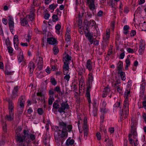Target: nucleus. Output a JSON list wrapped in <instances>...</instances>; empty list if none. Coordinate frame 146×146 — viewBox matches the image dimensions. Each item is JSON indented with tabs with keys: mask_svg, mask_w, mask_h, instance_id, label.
Segmentation results:
<instances>
[{
	"mask_svg": "<svg viewBox=\"0 0 146 146\" xmlns=\"http://www.w3.org/2000/svg\"><path fill=\"white\" fill-rule=\"evenodd\" d=\"M84 73V71L82 68L80 69L78 71V74L79 75L82 76Z\"/></svg>",
	"mask_w": 146,
	"mask_h": 146,
	"instance_id": "a18cd8bd",
	"label": "nucleus"
},
{
	"mask_svg": "<svg viewBox=\"0 0 146 146\" xmlns=\"http://www.w3.org/2000/svg\"><path fill=\"white\" fill-rule=\"evenodd\" d=\"M71 60V57L68 54L66 55L65 57L63 58V61L64 62H66L69 63V62Z\"/></svg>",
	"mask_w": 146,
	"mask_h": 146,
	"instance_id": "412c9836",
	"label": "nucleus"
},
{
	"mask_svg": "<svg viewBox=\"0 0 146 146\" xmlns=\"http://www.w3.org/2000/svg\"><path fill=\"white\" fill-rule=\"evenodd\" d=\"M120 114L121 115L120 119L122 121V119L123 118L125 119L127 117L129 114V110L124 108L122 109L121 112H120Z\"/></svg>",
	"mask_w": 146,
	"mask_h": 146,
	"instance_id": "423d86ee",
	"label": "nucleus"
},
{
	"mask_svg": "<svg viewBox=\"0 0 146 146\" xmlns=\"http://www.w3.org/2000/svg\"><path fill=\"white\" fill-rule=\"evenodd\" d=\"M53 50L54 51V54L56 55L59 52L58 48L57 47H54L53 48Z\"/></svg>",
	"mask_w": 146,
	"mask_h": 146,
	"instance_id": "4c0bfd02",
	"label": "nucleus"
},
{
	"mask_svg": "<svg viewBox=\"0 0 146 146\" xmlns=\"http://www.w3.org/2000/svg\"><path fill=\"white\" fill-rule=\"evenodd\" d=\"M70 138L69 137L66 140V144L67 146H69V145H73L74 143V140L73 139H70Z\"/></svg>",
	"mask_w": 146,
	"mask_h": 146,
	"instance_id": "b1692460",
	"label": "nucleus"
},
{
	"mask_svg": "<svg viewBox=\"0 0 146 146\" xmlns=\"http://www.w3.org/2000/svg\"><path fill=\"white\" fill-rule=\"evenodd\" d=\"M118 74H120L122 80H125V73L124 72L122 71V70L120 71H118Z\"/></svg>",
	"mask_w": 146,
	"mask_h": 146,
	"instance_id": "bb28decb",
	"label": "nucleus"
},
{
	"mask_svg": "<svg viewBox=\"0 0 146 146\" xmlns=\"http://www.w3.org/2000/svg\"><path fill=\"white\" fill-rule=\"evenodd\" d=\"M109 87L110 86L108 85L105 88L103 91L102 97L104 98L106 96L109 92L110 91Z\"/></svg>",
	"mask_w": 146,
	"mask_h": 146,
	"instance_id": "4468645a",
	"label": "nucleus"
},
{
	"mask_svg": "<svg viewBox=\"0 0 146 146\" xmlns=\"http://www.w3.org/2000/svg\"><path fill=\"white\" fill-rule=\"evenodd\" d=\"M52 21L53 22H56L58 20V18L57 15L54 14L52 16Z\"/></svg>",
	"mask_w": 146,
	"mask_h": 146,
	"instance_id": "e433bc0d",
	"label": "nucleus"
},
{
	"mask_svg": "<svg viewBox=\"0 0 146 146\" xmlns=\"http://www.w3.org/2000/svg\"><path fill=\"white\" fill-rule=\"evenodd\" d=\"M83 125V127H88V126L87 125V118L86 117H85L84 118Z\"/></svg>",
	"mask_w": 146,
	"mask_h": 146,
	"instance_id": "37998d69",
	"label": "nucleus"
},
{
	"mask_svg": "<svg viewBox=\"0 0 146 146\" xmlns=\"http://www.w3.org/2000/svg\"><path fill=\"white\" fill-rule=\"evenodd\" d=\"M123 67V63L122 62L119 61L118 63V66L117 67L118 71H121Z\"/></svg>",
	"mask_w": 146,
	"mask_h": 146,
	"instance_id": "cd10ccee",
	"label": "nucleus"
},
{
	"mask_svg": "<svg viewBox=\"0 0 146 146\" xmlns=\"http://www.w3.org/2000/svg\"><path fill=\"white\" fill-rule=\"evenodd\" d=\"M60 104L61 106L58 110L60 113H64L66 109H68L69 108V106L67 101L66 102H63Z\"/></svg>",
	"mask_w": 146,
	"mask_h": 146,
	"instance_id": "20e7f679",
	"label": "nucleus"
},
{
	"mask_svg": "<svg viewBox=\"0 0 146 146\" xmlns=\"http://www.w3.org/2000/svg\"><path fill=\"white\" fill-rule=\"evenodd\" d=\"M129 100L128 98H125V100L123 104V108L127 109V110H129Z\"/></svg>",
	"mask_w": 146,
	"mask_h": 146,
	"instance_id": "dca6fc26",
	"label": "nucleus"
},
{
	"mask_svg": "<svg viewBox=\"0 0 146 146\" xmlns=\"http://www.w3.org/2000/svg\"><path fill=\"white\" fill-rule=\"evenodd\" d=\"M86 67L90 71H91L92 69V62L90 60H88L87 62L86 65Z\"/></svg>",
	"mask_w": 146,
	"mask_h": 146,
	"instance_id": "a211bd4d",
	"label": "nucleus"
},
{
	"mask_svg": "<svg viewBox=\"0 0 146 146\" xmlns=\"http://www.w3.org/2000/svg\"><path fill=\"white\" fill-rule=\"evenodd\" d=\"M54 93V90L52 88H51L48 92V94L49 95V97H50L52 98H53Z\"/></svg>",
	"mask_w": 146,
	"mask_h": 146,
	"instance_id": "c85d7f7f",
	"label": "nucleus"
},
{
	"mask_svg": "<svg viewBox=\"0 0 146 146\" xmlns=\"http://www.w3.org/2000/svg\"><path fill=\"white\" fill-rule=\"evenodd\" d=\"M131 130L133 129H135L134 128L135 127V125H134V122L133 120L132 119H131Z\"/></svg>",
	"mask_w": 146,
	"mask_h": 146,
	"instance_id": "8fccbe9b",
	"label": "nucleus"
},
{
	"mask_svg": "<svg viewBox=\"0 0 146 146\" xmlns=\"http://www.w3.org/2000/svg\"><path fill=\"white\" fill-rule=\"evenodd\" d=\"M5 44L7 46L10 45L11 42L8 37L7 38L5 41Z\"/></svg>",
	"mask_w": 146,
	"mask_h": 146,
	"instance_id": "49530a36",
	"label": "nucleus"
},
{
	"mask_svg": "<svg viewBox=\"0 0 146 146\" xmlns=\"http://www.w3.org/2000/svg\"><path fill=\"white\" fill-rule=\"evenodd\" d=\"M25 97L24 96H21L19 99V101L23 102H25Z\"/></svg>",
	"mask_w": 146,
	"mask_h": 146,
	"instance_id": "e2e57ef3",
	"label": "nucleus"
},
{
	"mask_svg": "<svg viewBox=\"0 0 146 146\" xmlns=\"http://www.w3.org/2000/svg\"><path fill=\"white\" fill-rule=\"evenodd\" d=\"M130 89L131 88L130 87H128V89H126L124 94V98H126L127 97V98H128L129 96H131L130 94Z\"/></svg>",
	"mask_w": 146,
	"mask_h": 146,
	"instance_id": "f3484780",
	"label": "nucleus"
},
{
	"mask_svg": "<svg viewBox=\"0 0 146 146\" xmlns=\"http://www.w3.org/2000/svg\"><path fill=\"white\" fill-rule=\"evenodd\" d=\"M47 41L50 44H54L56 43V40L53 38H49L47 39Z\"/></svg>",
	"mask_w": 146,
	"mask_h": 146,
	"instance_id": "aec40b11",
	"label": "nucleus"
},
{
	"mask_svg": "<svg viewBox=\"0 0 146 146\" xmlns=\"http://www.w3.org/2000/svg\"><path fill=\"white\" fill-rule=\"evenodd\" d=\"M61 27V25L59 24H57L55 26L56 30H60V29Z\"/></svg>",
	"mask_w": 146,
	"mask_h": 146,
	"instance_id": "0e129e2a",
	"label": "nucleus"
},
{
	"mask_svg": "<svg viewBox=\"0 0 146 146\" xmlns=\"http://www.w3.org/2000/svg\"><path fill=\"white\" fill-rule=\"evenodd\" d=\"M89 23L88 21L87 20H85L84 22V28L88 31H89Z\"/></svg>",
	"mask_w": 146,
	"mask_h": 146,
	"instance_id": "a878e982",
	"label": "nucleus"
},
{
	"mask_svg": "<svg viewBox=\"0 0 146 146\" xmlns=\"http://www.w3.org/2000/svg\"><path fill=\"white\" fill-rule=\"evenodd\" d=\"M9 112H13V109L14 108L13 104V102L10 100H9Z\"/></svg>",
	"mask_w": 146,
	"mask_h": 146,
	"instance_id": "6ab92c4d",
	"label": "nucleus"
},
{
	"mask_svg": "<svg viewBox=\"0 0 146 146\" xmlns=\"http://www.w3.org/2000/svg\"><path fill=\"white\" fill-rule=\"evenodd\" d=\"M131 133L132 135H133V137H135L137 135V133L136 131V129H133L131 130Z\"/></svg>",
	"mask_w": 146,
	"mask_h": 146,
	"instance_id": "ea45409f",
	"label": "nucleus"
},
{
	"mask_svg": "<svg viewBox=\"0 0 146 146\" xmlns=\"http://www.w3.org/2000/svg\"><path fill=\"white\" fill-rule=\"evenodd\" d=\"M28 68H29L30 73L32 74L35 68V65L33 62L31 61L28 64Z\"/></svg>",
	"mask_w": 146,
	"mask_h": 146,
	"instance_id": "9b49d317",
	"label": "nucleus"
},
{
	"mask_svg": "<svg viewBox=\"0 0 146 146\" xmlns=\"http://www.w3.org/2000/svg\"><path fill=\"white\" fill-rule=\"evenodd\" d=\"M54 100V98H52L50 97H49L48 100V104L49 105H51L53 102V100Z\"/></svg>",
	"mask_w": 146,
	"mask_h": 146,
	"instance_id": "de8ad7c7",
	"label": "nucleus"
},
{
	"mask_svg": "<svg viewBox=\"0 0 146 146\" xmlns=\"http://www.w3.org/2000/svg\"><path fill=\"white\" fill-rule=\"evenodd\" d=\"M96 104L95 102H94V104L93 105L94 107L93 108V111H92L94 116L96 115L97 111V108L95 107Z\"/></svg>",
	"mask_w": 146,
	"mask_h": 146,
	"instance_id": "72a5a7b5",
	"label": "nucleus"
},
{
	"mask_svg": "<svg viewBox=\"0 0 146 146\" xmlns=\"http://www.w3.org/2000/svg\"><path fill=\"white\" fill-rule=\"evenodd\" d=\"M8 23L10 29H13L14 27V22L13 19L12 17L11 16L8 17Z\"/></svg>",
	"mask_w": 146,
	"mask_h": 146,
	"instance_id": "0eeeda50",
	"label": "nucleus"
},
{
	"mask_svg": "<svg viewBox=\"0 0 146 146\" xmlns=\"http://www.w3.org/2000/svg\"><path fill=\"white\" fill-rule=\"evenodd\" d=\"M145 49L144 46H139V54L140 55H141Z\"/></svg>",
	"mask_w": 146,
	"mask_h": 146,
	"instance_id": "f704fd0d",
	"label": "nucleus"
},
{
	"mask_svg": "<svg viewBox=\"0 0 146 146\" xmlns=\"http://www.w3.org/2000/svg\"><path fill=\"white\" fill-rule=\"evenodd\" d=\"M88 31V32L87 33L86 31H84V34L86 37H88V39L90 38L93 37V35L92 34H91V33H90L89 31Z\"/></svg>",
	"mask_w": 146,
	"mask_h": 146,
	"instance_id": "7c9ffc66",
	"label": "nucleus"
},
{
	"mask_svg": "<svg viewBox=\"0 0 146 146\" xmlns=\"http://www.w3.org/2000/svg\"><path fill=\"white\" fill-rule=\"evenodd\" d=\"M18 90V86H17L15 87L14 89L13 90L11 96V97L13 99L15 98L16 97L18 96L17 91Z\"/></svg>",
	"mask_w": 146,
	"mask_h": 146,
	"instance_id": "f8f14e48",
	"label": "nucleus"
},
{
	"mask_svg": "<svg viewBox=\"0 0 146 146\" xmlns=\"http://www.w3.org/2000/svg\"><path fill=\"white\" fill-rule=\"evenodd\" d=\"M3 130L5 133H6L7 131V124L6 122H3L2 123Z\"/></svg>",
	"mask_w": 146,
	"mask_h": 146,
	"instance_id": "c9c22d12",
	"label": "nucleus"
},
{
	"mask_svg": "<svg viewBox=\"0 0 146 146\" xmlns=\"http://www.w3.org/2000/svg\"><path fill=\"white\" fill-rule=\"evenodd\" d=\"M19 103V105L20 106V108L22 109H23L24 107V104L25 102H18V103Z\"/></svg>",
	"mask_w": 146,
	"mask_h": 146,
	"instance_id": "c03bdc74",
	"label": "nucleus"
},
{
	"mask_svg": "<svg viewBox=\"0 0 146 146\" xmlns=\"http://www.w3.org/2000/svg\"><path fill=\"white\" fill-rule=\"evenodd\" d=\"M22 130V128L21 126L18 127L15 130V137L16 141L17 142L18 141V140H22V138H21V135L20 133Z\"/></svg>",
	"mask_w": 146,
	"mask_h": 146,
	"instance_id": "39448f33",
	"label": "nucleus"
},
{
	"mask_svg": "<svg viewBox=\"0 0 146 146\" xmlns=\"http://www.w3.org/2000/svg\"><path fill=\"white\" fill-rule=\"evenodd\" d=\"M24 57L23 55H20L19 58V62H21L23 60Z\"/></svg>",
	"mask_w": 146,
	"mask_h": 146,
	"instance_id": "bf43d9fd",
	"label": "nucleus"
},
{
	"mask_svg": "<svg viewBox=\"0 0 146 146\" xmlns=\"http://www.w3.org/2000/svg\"><path fill=\"white\" fill-rule=\"evenodd\" d=\"M7 49L8 50V52L10 53H11L13 52V50L12 47L9 46L8 47Z\"/></svg>",
	"mask_w": 146,
	"mask_h": 146,
	"instance_id": "680f3d73",
	"label": "nucleus"
},
{
	"mask_svg": "<svg viewBox=\"0 0 146 146\" xmlns=\"http://www.w3.org/2000/svg\"><path fill=\"white\" fill-rule=\"evenodd\" d=\"M13 41L15 47V46H18L19 44V39L17 35H15L14 36Z\"/></svg>",
	"mask_w": 146,
	"mask_h": 146,
	"instance_id": "4be33fe9",
	"label": "nucleus"
},
{
	"mask_svg": "<svg viewBox=\"0 0 146 146\" xmlns=\"http://www.w3.org/2000/svg\"><path fill=\"white\" fill-rule=\"evenodd\" d=\"M88 79L89 81H90L91 82L93 81V77L92 74H89Z\"/></svg>",
	"mask_w": 146,
	"mask_h": 146,
	"instance_id": "864d4df0",
	"label": "nucleus"
},
{
	"mask_svg": "<svg viewBox=\"0 0 146 146\" xmlns=\"http://www.w3.org/2000/svg\"><path fill=\"white\" fill-rule=\"evenodd\" d=\"M87 3L88 4V7L91 10H93L95 9V0H87Z\"/></svg>",
	"mask_w": 146,
	"mask_h": 146,
	"instance_id": "6e6552de",
	"label": "nucleus"
},
{
	"mask_svg": "<svg viewBox=\"0 0 146 146\" xmlns=\"http://www.w3.org/2000/svg\"><path fill=\"white\" fill-rule=\"evenodd\" d=\"M59 125L60 126L63 127L62 130H61V132H62L64 129L65 130L64 131L65 132H67V128L68 129V131L70 132L72 130V125H68L67 126V123L66 122H64L62 121L59 122Z\"/></svg>",
	"mask_w": 146,
	"mask_h": 146,
	"instance_id": "7ed1b4c3",
	"label": "nucleus"
},
{
	"mask_svg": "<svg viewBox=\"0 0 146 146\" xmlns=\"http://www.w3.org/2000/svg\"><path fill=\"white\" fill-rule=\"evenodd\" d=\"M18 111L19 113L21 115L22 114L23 111V109L21 108H18Z\"/></svg>",
	"mask_w": 146,
	"mask_h": 146,
	"instance_id": "69168bd1",
	"label": "nucleus"
},
{
	"mask_svg": "<svg viewBox=\"0 0 146 146\" xmlns=\"http://www.w3.org/2000/svg\"><path fill=\"white\" fill-rule=\"evenodd\" d=\"M136 34V32L135 30H133L131 31L130 33V35L131 36H134Z\"/></svg>",
	"mask_w": 146,
	"mask_h": 146,
	"instance_id": "338daca9",
	"label": "nucleus"
},
{
	"mask_svg": "<svg viewBox=\"0 0 146 146\" xmlns=\"http://www.w3.org/2000/svg\"><path fill=\"white\" fill-rule=\"evenodd\" d=\"M50 82L52 85L55 86L57 82L54 78H51L50 79Z\"/></svg>",
	"mask_w": 146,
	"mask_h": 146,
	"instance_id": "a19ab883",
	"label": "nucleus"
},
{
	"mask_svg": "<svg viewBox=\"0 0 146 146\" xmlns=\"http://www.w3.org/2000/svg\"><path fill=\"white\" fill-rule=\"evenodd\" d=\"M59 106L58 101V100L54 102L53 107L55 110H56L57 109H59L60 108Z\"/></svg>",
	"mask_w": 146,
	"mask_h": 146,
	"instance_id": "393cba45",
	"label": "nucleus"
},
{
	"mask_svg": "<svg viewBox=\"0 0 146 146\" xmlns=\"http://www.w3.org/2000/svg\"><path fill=\"white\" fill-rule=\"evenodd\" d=\"M63 130L62 132H61V130L58 129L57 131V133L54 134L56 141L57 143L60 141L61 145L63 144V141L67 137L68 135V133L65 132V130L64 129Z\"/></svg>",
	"mask_w": 146,
	"mask_h": 146,
	"instance_id": "f03ea898",
	"label": "nucleus"
},
{
	"mask_svg": "<svg viewBox=\"0 0 146 146\" xmlns=\"http://www.w3.org/2000/svg\"><path fill=\"white\" fill-rule=\"evenodd\" d=\"M103 40L102 41L103 43L108 44L109 39V35H107V37L104 36L103 38Z\"/></svg>",
	"mask_w": 146,
	"mask_h": 146,
	"instance_id": "c756f323",
	"label": "nucleus"
},
{
	"mask_svg": "<svg viewBox=\"0 0 146 146\" xmlns=\"http://www.w3.org/2000/svg\"><path fill=\"white\" fill-rule=\"evenodd\" d=\"M125 62L126 65L129 66L130 65L131 62L128 57H127L125 60Z\"/></svg>",
	"mask_w": 146,
	"mask_h": 146,
	"instance_id": "052dcab7",
	"label": "nucleus"
},
{
	"mask_svg": "<svg viewBox=\"0 0 146 146\" xmlns=\"http://www.w3.org/2000/svg\"><path fill=\"white\" fill-rule=\"evenodd\" d=\"M35 16V15L34 13L31 12L29 15L27 16L26 18H28L30 21H32L34 20Z\"/></svg>",
	"mask_w": 146,
	"mask_h": 146,
	"instance_id": "5701e85b",
	"label": "nucleus"
},
{
	"mask_svg": "<svg viewBox=\"0 0 146 146\" xmlns=\"http://www.w3.org/2000/svg\"><path fill=\"white\" fill-rule=\"evenodd\" d=\"M69 64L68 63H67L66 62H64V64L63 66V68L64 70L65 71H64V74L65 75L68 73L69 71Z\"/></svg>",
	"mask_w": 146,
	"mask_h": 146,
	"instance_id": "ddd939ff",
	"label": "nucleus"
},
{
	"mask_svg": "<svg viewBox=\"0 0 146 146\" xmlns=\"http://www.w3.org/2000/svg\"><path fill=\"white\" fill-rule=\"evenodd\" d=\"M84 136L87 137L88 134V128L87 127H83Z\"/></svg>",
	"mask_w": 146,
	"mask_h": 146,
	"instance_id": "473e14b6",
	"label": "nucleus"
},
{
	"mask_svg": "<svg viewBox=\"0 0 146 146\" xmlns=\"http://www.w3.org/2000/svg\"><path fill=\"white\" fill-rule=\"evenodd\" d=\"M37 113L40 115H42L43 113V109L42 108H39L37 109Z\"/></svg>",
	"mask_w": 146,
	"mask_h": 146,
	"instance_id": "58836bf2",
	"label": "nucleus"
},
{
	"mask_svg": "<svg viewBox=\"0 0 146 146\" xmlns=\"http://www.w3.org/2000/svg\"><path fill=\"white\" fill-rule=\"evenodd\" d=\"M70 34H66L65 40L67 41H70Z\"/></svg>",
	"mask_w": 146,
	"mask_h": 146,
	"instance_id": "603ef678",
	"label": "nucleus"
},
{
	"mask_svg": "<svg viewBox=\"0 0 146 146\" xmlns=\"http://www.w3.org/2000/svg\"><path fill=\"white\" fill-rule=\"evenodd\" d=\"M88 22L89 23V26L91 25L92 27L94 26L96 24L95 22L93 20H90V21H88Z\"/></svg>",
	"mask_w": 146,
	"mask_h": 146,
	"instance_id": "79ce46f5",
	"label": "nucleus"
},
{
	"mask_svg": "<svg viewBox=\"0 0 146 146\" xmlns=\"http://www.w3.org/2000/svg\"><path fill=\"white\" fill-rule=\"evenodd\" d=\"M13 71L9 72L8 70H6L5 71V74L8 75H11L13 74Z\"/></svg>",
	"mask_w": 146,
	"mask_h": 146,
	"instance_id": "4d7b16f0",
	"label": "nucleus"
},
{
	"mask_svg": "<svg viewBox=\"0 0 146 146\" xmlns=\"http://www.w3.org/2000/svg\"><path fill=\"white\" fill-rule=\"evenodd\" d=\"M96 136L98 140H100L101 139V135L100 132H98L96 133Z\"/></svg>",
	"mask_w": 146,
	"mask_h": 146,
	"instance_id": "6e6d98bb",
	"label": "nucleus"
},
{
	"mask_svg": "<svg viewBox=\"0 0 146 146\" xmlns=\"http://www.w3.org/2000/svg\"><path fill=\"white\" fill-rule=\"evenodd\" d=\"M14 112H9V115H7L5 116V118L9 121H11L14 119Z\"/></svg>",
	"mask_w": 146,
	"mask_h": 146,
	"instance_id": "9d476101",
	"label": "nucleus"
},
{
	"mask_svg": "<svg viewBox=\"0 0 146 146\" xmlns=\"http://www.w3.org/2000/svg\"><path fill=\"white\" fill-rule=\"evenodd\" d=\"M91 88V87L90 86V85L89 84V86L87 87L86 94V96L87 98L88 102H89L90 103L91 102L90 97V92L91 91L90 89Z\"/></svg>",
	"mask_w": 146,
	"mask_h": 146,
	"instance_id": "1a4fd4ad",
	"label": "nucleus"
},
{
	"mask_svg": "<svg viewBox=\"0 0 146 146\" xmlns=\"http://www.w3.org/2000/svg\"><path fill=\"white\" fill-rule=\"evenodd\" d=\"M66 74V75L64 76V78L67 81H68L69 80L70 76L69 74Z\"/></svg>",
	"mask_w": 146,
	"mask_h": 146,
	"instance_id": "13d9d810",
	"label": "nucleus"
},
{
	"mask_svg": "<svg viewBox=\"0 0 146 146\" xmlns=\"http://www.w3.org/2000/svg\"><path fill=\"white\" fill-rule=\"evenodd\" d=\"M127 50L129 53H133L134 52L133 50L130 48H127Z\"/></svg>",
	"mask_w": 146,
	"mask_h": 146,
	"instance_id": "774afa93",
	"label": "nucleus"
},
{
	"mask_svg": "<svg viewBox=\"0 0 146 146\" xmlns=\"http://www.w3.org/2000/svg\"><path fill=\"white\" fill-rule=\"evenodd\" d=\"M27 18L26 17L23 18H21L20 23L21 25L23 26H25L26 25H28V23Z\"/></svg>",
	"mask_w": 146,
	"mask_h": 146,
	"instance_id": "2eb2a0df",
	"label": "nucleus"
},
{
	"mask_svg": "<svg viewBox=\"0 0 146 146\" xmlns=\"http://www.w3.org/2000/svg\"><path fill=\"white\" fill-rule=\"evenodd\" d=\"M43 58L42 57H40L38 60V66H43Z\"/></svg>",
	"mask_w": 146,
	"mask_h": 146,
	"instance_id": "2f4dec72",
	"label": "nucleus"
},
{
	"mask_svg": "<svg viewBox=\"0 0 146 146\" xmlns=\"http://www.w3.org/2000/svg\"><path fill=\"white\" fill-rule=\"evenodd\" d=\"M61 90L60 87L58 86H57L54 88V91L58 93Z\"/></svg>",
	"mask_w": 146,
	"mask_h": 146,
	"instance_id": "3c124183",
	"label": "nucleus"
},
{
	"mask_svg": "<svg viewBox=\"0 0 146 146\" xmlns=\"http://www.w3.org/2000/svg\"><path fill=\"white\" fill-rule=\"evenodd\" d=\"M111 7L114 9H115L117 8V6H115V4L113 3V1H111L110 4V5Z\"/></svg>",
	"mask_w": 146,
	"mask_h": 146,
	"instance_id": "5fc2aeb1",
	"label": "nucleus"
},
{
	"mask_svg": "<svg viewBox=\"0 0 146 146\" xmlns=\"http://www.w3.org/2000/svg\"><path fill=\"white\" fill-rule=\"evenodd\" d=\"M23 135L21 136L22 140H18L17 142L20 143L26 141V142L29 143L32 141H33L35 139V135L30 133L29 130L24 129L23 131Z\"/></svg>",
	"mask_w": 146,
	"mask_h": 146,
	"instance_id": "f257e3e1",
	"label": "nucleus"
},
{
	"mask_svg": "<svg viewBox=\"0 0 146 146\" xmlns=\"http://www.w3.org/2000/svg\"><path fill=\"white\" fill-rule=\"evenodd\" d=\"M145 83L143 82L142 84L141 85V89H142V90L143 91V92H144L145 88Z\"/></svg>",
	"mask_w": 146,
	"mask_h": 146,
	"instance_id": "09e8293b",
	"label": "nucleus"
}]
</instances>
